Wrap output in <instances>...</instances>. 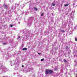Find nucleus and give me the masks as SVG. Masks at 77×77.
<instances>
[{"label":"nucleus","mask_w":77,"mask_h":77,"mask_svg":"<svg viewBox=\"0 0 77 77\" xmlns=\"http://www.w3.org/2000/svg\"><path fill=\"white\" fill-rule=\"evenodd\" d=\"M53 71L51 70L46 69L45 72V74H51L53 73Z\"/></svg>","instance_id":"obj_1"},{"label":"nucleus","mask_w":77,"mask_h":77,"mask_svg":"<svg viewBox=\"0 0 77 77\" xmlns=\"http://www.w3.org/2000/svg\"><path fill=\"white\" fill-rule=\"evenodd\" d=\"M4 6L6 9H8V5H4Z\"/></svg>","instance_id":"obj_2"},{"label":"nucleus","mask_w":77,"mask_h":77,"mask_svg":"<svg viewBox=\"0 0 77 77\" xmlns=\"http://www.w3.org/2000/svg\"><path fill=\"white\" fill-rule=\"evenodd\" d=\"M27 48H24L22 49V50H27Z\"/></svg>","instance_id":"obj_3"},{"label":"nucleus","mask_w":77,"mask_h":77,"mask_svg":"<svg viewBox=\"0 0 77 77\" xmlns=\"http://www.w3.org/2000/svg\"><path fill=\"white\" fill-rule=\"evenodd\" d=\"M69 5V4H66V5H64V6H68V5Z\"/></svg>","instance_id":"obj_4"},{"label":"nucleus","mask_w":77,"mask_h":77,"mask_svg":"<svg viewBox=\"0 0 77 77\" xmlns=\"http://www.w3.org/2000/svg\"><path fill=\"white\" fill-rule=\"evenodd\" d=\"M34 8H35V11H37L38 9H37V8H36V7H35Z\"/></svg>","instance_id":"obj_5"},{"label":"nucleus","mask_w":77,"mask_h":77,"mask_svg":"<svg viewBox=\"0 0 77 77\" xmlns=\"http://www.w3.org/2000/svg\"><path fill=\"white\" fill-rule=\"evenodd\" d=\"M68 46H66V50H68Z\"/></svg>","instance_id":"obj_6"},{"label":"nucleus","mask_w":77,"mask_h":77,"mask_svg":"<svg viewBox=\"0 0 77 77\" xmlns=\"http://www.w3.org/2000/svg\"><path fill=\"white\" fill-rule=\"evenodd\" d=\"M44 59L43 58L41 60V61H44Z\"/></svg>","instance_id":"obj_7"},{"label":"nucleus","mask_w":77,"mask_h":77,"mask_svg":"<svg viewBox=\"0 0 77 77\" xmlns=\"http://www.w3.org/2000/svg\"><path fill=\"white\" fill-rule=\"evenodd\" d=\"M52 4L53 5V6H55V4H53V3H52Z\"/></svg>","instance_id":"obj_8"},{"label":"nucleus","mask_w":77,"mask_h":77,"mask_svg":"<svg viewBox=\"0 0 77 77\" xmlns=\"http://www.w3.org/2000/svg\"><path fill=\"white\" fill-rule=\"evenodd\" d=\"M43 15H44V13H42L41 14V16H43Z\"/></svg>","instance_id":"obj_9"},{"label":"nucleus","mask_w":77,"mask_h":77,"mask_svg":"<svg viewBox=\"0 0 77 77\" xmlns=\"http://www.w3.org/2000/svg\"><path fill=\"white\" fill-rule=\"evenodd\" d=\"M54 70L55 71H56L57 70V68L56 67L54 68Z\"/></svg>","instance_id":"obj_10"},{"label":"nucleus","mask_w":77,"mask_h":77,"mask_svg":"<svg viewBox=\"0 0 77 77\" xmlns=\"http://www.w3.org/2000/svg\"><path fill=\"white\" fill-rule=\"evenodd\" d=\"M10 27H12V26H13V25L11 24L10 25Z\"/></svg>","instance_id":"obj_11"},{"label":"nucleus","mask_w":77,"mask_h":77,"mask_svg":"<svg viewBox=\"0 0 77 77\" xmlns=\"http://www.w3.org/2000/svg\"><path fill=\"white\" fill-rule=\"evenodd\" d=\"M7 44L6 43H5L3 44V45H6Z\"/></svg>","instance_id":"obj_12"},{"label":"nucleus","mask_w":77,"mask_h":77,"mask_svg":"<svg viewBox=\"0 0 77 77\" xmlns=\"http://www.w3.org/2000/svg\"><path fill=\"white\" fill-rule=\"evenodd\" d=\"M62 32H63V33H65V31L64 30H62Z\"/></svg>","instance_id":"obj_13"},{"label":"nucleus","mask_w":77,"mask_h":77,"mask_svg":"<svg viewBox=\"0 0 77 77\" xmlns=\"http://www.w3.org/2000/svg\"><path fill=\"white\" fill-rule=\"evenodd\" d=\"M64 61L65 62H66V60H64Z\"/></svg>","instance_id":"obj_14"},{"label":"nucleus","mask_w":77,"mask_h":77,"mask_svg":"<svg viewBox=\"0 0 77 77\" xmlns=\"http://www.w3.org/2000/svg\"><path fill=\"white\" fill-rule=\"evenodd\" d=\"M38 54L39 55H40V54H41V53H38Z\"/></svg>","instance_id":"obj_15"},{"label":"nucleus","mask_w":77,"mask_h":77,"mask_svg":"<svg viewBox=\"0 0 77 77\" xmlns=\"http://www.w3.org/2000/svg\"><path fill=\"white\" fill-rule=\"evenodd\" d=\"M75 41H77V38L75 39Z\"/></svg>","instance_id":"obj_16"},{"label":"nucleus","mask_w":77,"mask_h":77,"mask_svg":"<svg viewBox=\"0 0 77 77\" xmlns=\"http://www.w3.org/2000/svg\"><path fill=\"white\" fill-rule=\"evenodd\" d=\"M22 68L24 67V65H22Z\"/></svg>","instance_id":"obj_17"},{"label":"nucleus","mask_w":77,"mask_h":77,"mask_svg":"<svg viewBox=\"0 0 77 77\" xmlns=\"http://www.w3.org/2000/svg\"><path fill=\"white\" fill-rule=\"evenodd\" d=\"M19 38H20V37H19Z\"/></svg>","instance_id":"obj_18"}]
</instances>
